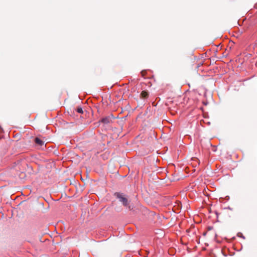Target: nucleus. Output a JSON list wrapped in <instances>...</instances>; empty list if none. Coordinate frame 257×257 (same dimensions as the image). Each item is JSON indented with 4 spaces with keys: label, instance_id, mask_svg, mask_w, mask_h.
Returning a JSON list of instances; mask_svg holds the SVG:
<instances>
[{
    "label": "nucleus",
    "instance_id": "obj_1",
    "mask_svg": "<svg viewBox=\"0 0 257 257\" xmlns=\"http://www.w3.org/2000/svg\"><path fill=\"white\" fill-rule=\"evenodd\" d=\"M116 196L117 198L119 199V201L121 202L123 205L124 206H128V209L130 210L132 209L131 206L128 205V199L125 197V195L122 193H116Z\"/></svg>",
    "mask_w": 257,
    "mask_h": 257
},
{
    "label": "nucleus",
    "instance_id": "obj_2",
    "mask_svg": "<svg viewBox=\"0 0 257 257\" xmlns=\"http://www.w3.org/2000/svg\"><path fill=\"white\" fill-rule=\"evenodd\" d=\"M35 143L39 146H43L44 145V142L38 138H36L35 139Z\"/></svg>",
    "mask_w": 257,
    "mask_h": 257
},
{
    "label": "nucleus",
    "instance_id": "obj_3",
    "mask_svg": "<svg viewBox=\"0 0 257 257\" xmlns=\"http://www.w3.org/2000/svg\"><path fill=\"white\" fill-rule=\"evenodd\" d=\"M110 121L111 119L109 117L103 118L101 120V122L104 124H108L110 122Z\"/></svg>",
    "mask_w": 257,
    "mask_h": 257
},
{
    "label": "nucleus",
    "instance_id": "obj_4",
    "mask_svg": "<svg viewBox=\"0 0 257 257\" xmlns=\"http://www.w3.org/2000/svg\"><path fill=\"white\" fill-rule=\"evenodd\" d=\"M141 97L143 98L148 97L149 94L148 92L146 91H143L141 94Z\"/></svg>",
    "mask_w": 257,
    "mask_h": 257
},
{
    "label": "nucleus",
    "instance_id": "obj_5",
    "mask_svg": "<svg viewBox=\"0 0 257 257\" xmlns=\"http://www.w3.org/2000/svg\"><path fill=\"white\" fill-rule=\"evenodd\" d=\"M146 73H147V72H146V70H143V71H141V74H142V76L143 77H144V76H145V75H146Z\"/></svg>",
    "mask_w": 257,
    "mask_h": 257
},
{
    "label": "nucleus",
    "instance_id": "obj_6",
    "mask_svg": "<svg viewBox=\"0 0 257 257\" xmlns=\"http://www.w3.org/2000/svg\"><path fill=\"white\" fill-rule=\"evenodd\" d=\"M77 111L78 112V113H80V107H78L77 108Z\"/></svg>",
    "mask_w": 257,
    "mask_h": 257
},
{
    "label": "nucleus",
    "instance_id": "obj_7",
    "mask_svg": "<svg viewBox=\"0 0 257 257\" xmlns=\"http://www.w3.org/2000/svg\"><path fill=\"white\" fill-rule=\"evenodd\" d=\"M81 114L83 113V112L82 109H81Z\"/></svg>",
    "mask_w": 257,
    "mask_h": 257
}]
</instances>
